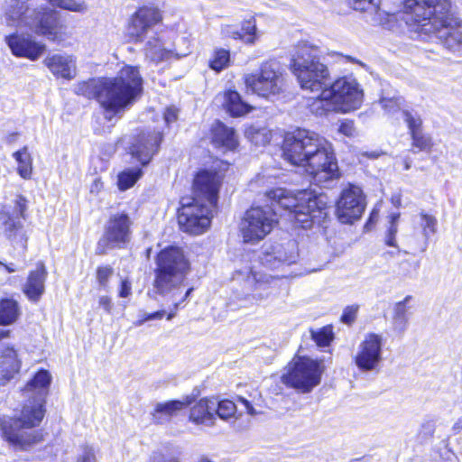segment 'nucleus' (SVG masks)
I'll return each mask as SVG.
<instances>
[{
	"label": "nucleus",
	"instance_id": "f257e3e1",
	"mask_svg": "<svg viewBox=\"0 0 462 462\" xmlns=\"http://www.w3.org/2000/svg\"><path fill=\"white\" fill-rule=\"evenodd\" d=\"M271 207H252L240 223V231L245 243H257L273 229L277 207L284 210V217L297 226L307 229L320 224L328 216L326 198L311 189L288 190L276 188L266 193Z\"/></svg>",
	"mask_w": 462,
	"mask_h": 462
},
{
	"label": "nucleus",
	"instance_id": "f03ea898",
	"mask_svg": "<svg viewBox=\"0 0 462 462\" xmlns=\"http://www.w3.org/2000/svg\"><path fill=\"white\" fill-rule=\"evenodd\" d=\"M282 148L284 160L304 168L316 185L328 187L339 178L333 146L319 134L298 128L285 134Z\"/></svg>",
	"mask_w": 462,
	"mask_h": 462
},
{
	"label": "nucleus",
	"instance_id": "7ed1b4c3",
	"mask_svg": "<svg viewBox=\"0 0 462 462\" xmlns=\"http://www.w3.org/2000/svg\"><path fill=\"white\" fill-rule=\"evenodd\" d=\"M143 84L139 68L125 65L116 77L79 82L74 87V92L95 98L104 109L105 117L111 121L115 116H121L140 97Z\"/></svg>",
	"mask_w": 462,
	"mask_h": 462
},
{
	"label": "nucleus",
	"instance_id": "20e7f679",
	"mask_svg": "<svg viewBox=\"0 0 462 462\" xmlns=\"http://www.w3.org/2000/svg\"><path fill=\"white\" fill-rule=\"evenodd\" d=\"M401 18L415 32L436 34L448 49L462 44V21L451 13L449 0H404Z\"/></svg>",
	"mask_w": 462,
	"mask_h": 462
},
{
	"label": "nucleus",
	"instance_id": "39448f33",
	"mask_svg": "<svg viewBox=\"0 0 462 462\" xmlns=\"http://www.w3.org/2000/svg\"><path fill=\"white\" fill-rule=\"evenodd\" d=\"M221 178L217 172L199 171L194 180V197L182 199L178 222L180 228L191 235H200L211 224L217 208Z\"/></svg>",
	"mask_w": 462,
	"mask_h": 462
},
{
	"label": "nucleus",
	"instance_id": "423d86ee",
	"mask_svg": "<svg viewBox=\"0 0 462 462\" xmlns=\"http://www.w3.org/2000/svg\"><path fill=\"white\" fill-rule=\"evenodd\" d=\"M153 289L168 297L174 306L167 319H171L179 306L184 302L193 291L192 287L185 290V281L189 272V263L183 251L176 246H169L162 250L156 256Z\"/></svg>",
	"mask_w": 462,
	"mask_h": 462
},
{
	"label": "nucleus",
	"instance_id": "0eeeda50",
	"mask_svg": "<svg viewBox=\"0 0 462 462\" xmlns=\"http://www.w3.org/2000/svg\"><path fill=\"white\" fill-rule=\"evenodd\" d=\"M232 281L236 287L232 291L228 306L235 310L267 300L274 291L279 276L257 271L251 265H245L235 270Z\"/></svg>",
	"mask_w": 462,
	"mask_h": 462
},
{
	"label": "nucleus",
	"instance_id": "6e6552de",
	"mask_svg": "<svg viewBox=\"0 0 462 462\" xmlns=\"http://www.w3.org/2000/svg\"><path fill=\"white\" fill-rule=\"evenodd\" d=\"M291 66L301 88L315 92L328 86V69L320 62L315 50L306 46L300 48L291 60Z\"/></svg>",
	"mask_w": 462,
	"mask_h": 462
},
{
	"label": "nucleus",
	"instance_id": "1a4fd4ad",
	"mask_svg": "<svg viewBox=\"0 0 462 462\" xmlns=\"http://www.w3.org/2000/svg\"><path fill=\"white\" fill-rule=\"evenodd\" d=\"M323 372L321 361L296 356L284 368L281 380L285 385L308 393L320 383Z\"/></svg>",
	"mask_w": 462,
	"mask_h": 462
},
{
	"label": "nucleus",
	"instance_id": "9d476101",
	"mask_svg": "<svg viewBox=\"0 0 462 462\" xmlns=\"http://www.w3.org/2000/svg\"><path fill=\"white\" fill-rule=\"evenodd\" d=\"M244 81L247 89L266 98L279 95L284 84L282 68L275 60L263 62L257 73L245 74Z\"/></svg>",
	"mask_w": 462,
	"mask_h": 462
},
{
	"label": "nucleus",
	"instance_id": "9b49d317",
	"mask_svg": "<svg viewBox=\"0 0 462 462\" xmlns=\"http://www.w3.org/2000/svg\"><path fill=\"white\" fill-rule=\"evenodd\" d=\"M331 97L336 112L349 113L358 109L364 100V92L357 80L352 77H342L328 84L325 97Z\"/></svg>",
	"mask_w": 462,
	"mask_h": 462
},
{
	"label": "nucleus",
	"instance_id": "f8f14e48",
	"mask_svg": "<svg viewBox=\"0 0 462 462\" xmlns=\"http://www.w3.org/2000/svg\"><path fill=\"white\" fill-rule=\"evenodd\" d=\"M384 342L385 339L381 334L370 332L365 335L353 356V361L360 372L379 371L383 362Z\"/></svg>",
	"mask_w": 462,
	"mask_h": 462
},
{
	"label": "nucleus",
	"instance_id": "ddd939ff",
	"mask_svg": "<svg viewBox=\"0 0 462 462\" xmlns=\"http://www.w3.org/2000/svg\"><path fill=\"white\" fill-rule=\"evenodd\" d=\"M132 221L126 213L113 214L107 220L102 238L97 244V253L106 254L107 249L122 248L131 238Z\"/></svg>",
	"mask_w": 462,
	"mask_h": 462
},
{
	"label": "nucleus",
	"instance_id": "4468645a",
	"mask_svg": "<svg viewBox=\"0 0 462 462\" xmlns=\"http://www.w3.org/2000/svg\"><path fill=\"white\" fill-rule=\"evenodd\" d=\"M366 207L362 189L348 184L342 189L336 204V215L342 224H353L360 219Z\"/></svg>",
	"mask_w": 462,
	"mask_h": 462
},
{
	"label": "nucleus",
	"instance_id": "2eb2a0df",
	"mask_svg": "<svg viewBox=\"0 0 462 462\" xmlns=\"http://www.w3.org/2000/svg\"><path fill=\"white\" fill-rule=\"evenodd\" d=\"M51 381L52 376L46 369L38 370L31 378V428L38 426L45 416Z\"/></svg>",
	"mask_w": 462,
	"mask_h": 462
},
{
	"label": "nucleus",
	"instance_id": "dca6fc26",
	"mask_svg": "<svg viewBox=\"0 0 462 462\" xmlns=\"http://www.w3.org/2000/svg\"><path fill=\"white\" fill-rule=\"evenodd\" d=\"M299 258L296 241L275 244L266 247L260 257L261 263L271 270H278L295 263Z\"/></svg>",
	"mask_w": 462,
	"mask_h": 462
},
{
	"label": "nucleus",
	"instance_id": "f3484780",
	"mask_svg": "<svg viewBox=\"0 0 462 462\" xmlns=\"http://www.w3.org/2000/svg\"><path fill=\"white\" fill-rule=\"evenodd\" d=\"M162 21L161 11L154 6L144 5L132 15L128 32L134 42H143L152 28Z\"/></svg>",
	"mask_w": 462,
	"mask_h": 462
},
{
	"label": "nucleus",
	"instance_id": "a211bd4d",
	"mask_svg": "<svg viewBox=\"0 0 462 462\" xmlns=\"http://www.w3.org/2000/svg\"><path fill=\"white\" fill-rule=\"evenodd\" d=\"M29 415L23 411L22 418L0 420L2 436L16 449H26L28 445Z\"/></svg>",
	"mask_w": 462,
	"mask_h": 462
},
{
	"label": "nucleus",
	"instance_id": "6ab92c4d",
	"mask_svg": "<svg viewBox=\"0 0 462 462\" xmlns=\"http://www.w3.org/2000/svg\"><path fill=\"white\" fill-rule=\"evenodd\" d=\"M35 32L46 36L51 40H56L59 33V14L50 7L35 9L31 17V29Z\"/></svg>",
	"mask_w": 462,
	"mask_h": 462
},
{
	"label": "nucleus",
	"instance_id": "aec40b11",
	"mask_svg": "<svg viewBox=\"0 0 462 462\" xmlns=\"http://www.w3.org/2000/svg\"><path fill=\"white\" fill-rule=\"evenodd\" d=\"M162 140L160 133L143 134L131 146L130 153L142 166L147 165L157 151Z\"/></svg>",
	"mask_w": 462,
	"mask_h": 462
},
{
	"label": "nucleus",
	"instance_id": "412c9836",
	"mask_svg": "<svg viewBox=\"0 0 462 462\" xmlns=\"http://www.w3.org/2000/svg\"><path fill=\"white\" fill-rule=\"evenodd\" d=\"M9 330L0 328V340L7 337ZM20 369V360L14 348L5 346L0 343V380L3 383L11 380Z\"/></svg>",
	"mask_w": 462,
	"mask_h": 462
},
{
	"label": "nucleus",
	"instance_id": "4be33fe9",
	"mask_svg": "<svg viewBox=\"0 0 462 462\" xmlns=\"http://www.w3.org/2000/svg\"><path fill=\"white\" fill-rule=\"evenodd\" d=\"M45 66L57 78L70 80L76 77V58L70 54H53L44 60Z\"/></svg>",
	"mask_w": 462,
	"mask_h": 462
},
{
	"label": "nucleus",
	"instance_id": "5701e85b",
	"mask_svg": "<svg viewBox=\"0 0 462 462\" xmlns=\"http://www.w3.org/2000/svg\"><path fill=\"white\" fill-rule=\"evenodd\" d=\"M189 52L190 51L189 46L185 51H179L178 49L168 50L157 37L150 39L144 47V55L146 60L155 64L168 60L172 56H175L176 58L185 57Z\"/></svg>",
	"mask_w": 462,
	"mask_h": 462
},
{
	"label": "nucleus",
	"instance_id": "b1692460",
	"mask_svg": "<svg viewBox=\"0 0 462 462\" xmlns=\"http://www.w3.org/2000/svg\"><path fill=\"white\" fill-rule=\"evenodd\" d=\"M217 399L204 398L195 403L189 411V420L195 424L212 426L215 421Z\"/></svg>",
	"mask_w": 462,
	"mask_h": 462
},
{
	"label": "nucleus",
	"instance_id": "393cba45",
	"mask_svg": "<svg viewBox=\"0 0 462 462\" xmlns=\"http://www.w3.org/2000/svg\"><path fill=\"white\" fill-rule=\"evenodd\" d=\"M415 224L422 236V241L419 243L417 250L424 253L429 246L431 236L438 232V219L434 215L420 211L415 217Z\"/></svg>",
	"mask_w": 462,
	"mask_h": 462
},
{
	"label": "nucleus",
	"instance_id": "a878e982",
	"mask_svg": "<svg viewBox=\"0 0 462 462\" xmlns=\"http://www.w3.org/2000/svg\"><path fill=\"white\" fill-rule=\"evenodd\" d=\"M411 295H407L402 300L396 302L393 308L392 328L397 334H403L409 326L410 310L409 305L412 300Z\"/></svg>",
	"mask_w": 462,
	"mask_h": 462
},
{
	"label": "nucleus",
	"instance_id": "bb28decb",
	"mask_svg": "<svg viewBox=\"0 0 462 462\" xmlns=\"http://www.w3.org/2000/svg\"><path fill=\"white\" fill-rule=\"evenodd\" d=\"M212 142L215 146L229 151L235 150L238 145L235 130L218 121L212 126Z\"/></svg>",
	"mask_w": 462,
	"mask_h": 462
},
{
	"label": "nucleus",
	"instance_id": "cd10ccee",
	"mask_svg": "<svg viewBox=\"0 0 462 462\" xmlns=\"http://www.w3.org/2000/svg\"><path fill=\"white\" fill-rule=\"evenodd\" d=\"M223 33L226 37L241 39L245 42L250 44L254 43L260 36L257 31L255 19L254 17L243 22L241 31H237L233 26L227 25L223 29Z\"/></svg>",
	"mask_w": 462,
	"mask_h": 462
},
{
	"label": "nucleus",
	"instance_id": "c85d7f7f",
	"mask_svg": "<svg viewBox=\"0 0 462 462\" xmlns=\"http://www.w3.org/2000/svg\"><path fill=\"white\" fill-rule=\"evenodd\" d=\"M191 403V398L187 396L183 400H173L166 402H159L155 405L152 413L153 420L162 423L171 416L175 415L179 411L183 410Z\"/></svg>",
	"mask_w": 462,
	"mask_h": 462
},
{
	"label": "nucleus",
	"instance_id": "c756f323",
	"mask_svg": "<svg viewBox=\"0 0 462 462\" xmlns=\"http://www.w3.org/2000/svg\"><path fill=\"white\" fill-rule=\"evenodd\" d=\"M224 107L232 116H242L249 113L253 107L244 102L238 92L228 90L224 95Z\"/></svg>",
	"mask_w": 462,
	"mask_h": 462
},
{
	"label": "nucleus",
	"instance_id": "7c9ffc66",
	"mask_svg": "<svg viewBox=\"0 0 462 462\" xmlns=\"http://www.w3.org/2000/svg\"><path fill=\"white\" fill-rule=\"evenodd\" d=\"M46 277L47 272L43 263H37L35 268L31 271V300H37L44 292Z\"/></svg>",
	"mask_w": 462,
	"mask_h": 462
},
{
	"label": "nucleus",
	"instance_id": "2f4dec72",
	"mask_svg": "<svg viewBox=\"0 0 462 462\" xmlns=\"http://www.w3.org/2000/svg\"><path fill=\"white\" fill-rule=\"evenodd\" d=\"M20 315L18 303L13 299H4L0 301V325L6 326L14 323Z\"/></svg>",
	"mask_w": 462,
	"mask_h": 462
},
{
	"label": "nucleus",
	"instance_id": "473e14b6",
	"mask_svg": "<svg viewBox=\"0 0 462 462\" xmlns=\"http://www.w3.org/2000/svg\"><path fill=\"white\" fill-rule=\"evenodd\" d=\"M325 88H327V87L320 89L319 91L321 92L319 96L313 99V101L310 104V110L316 116H321L328 114V112H336V106H334V102L331 97H325Z\"/></svg>",
	"mask_w": 462,
	"mask_h": 462
},
{
	"label": "nucleus",
	"instance_id": "72a5a7b5",
	"mask_svg": "<svg viewBox=\"0 0 462 462\" xmlns=\"http://www.w3.org/2000/svg\"><path fill=\"white\" fill-rule=\"evenodd\" d=\"M6 42L14 55L22 58H29V40L24 35H10L6 38Z\"/></svg>",
	"mask_w": 462,
	"mask_h": 462
},
{
	"label": "nucleus",
	"instance_id": "f704fd0d",
	"mask_svg": "<svg viewBox=\"0 0 462 462\" xmlns=\"http://www.w3.org/2000/svg\"><path fill=\"white\" fill-rule=\"evenodd\" d=\"M143 171L140 168H130L118 174L117 186L122 191L133 187L141 178Z\"/></svg>",
	"mask_w": 462,
	"mask_h": 462
},
{
	"label": "nucleus",
	"instance_id": "c9c22d12",
	"mask_svg": "<svg viewBox=\"0 0 462 462\" xmlns=\"http://www.w3.org/2000/svg\"><path fill=\"white\" fill-rule=\"evenodd\" d=\"M29 0H13L11 10L7 13L8 19L18 25L26 24V13Z\"/></svg>",
	"mask_w": 462,
	"mask_h": 462
},
{
	"label": "nucleus",
	"instance_id": "e433bc0d",
	"mask_svg": "<svg viewBox=\"0 0 462 462\" xmlns=\"http://www.w3.org/2000/svg\"><path fill=\"white\" fill-rule=\"evenodd\" d=\"M411 138L413 152H430L431 151L433 147L432 138L430 134H425L423 130L411 134Z\"/></svg>",
	"mask_w": 462,
	"mask_h": 462
},
{
	"label": "nucleus",
	"instance_id": "4c0bfd02",
	"mask_svg": "<svg viewBox=\"0 0 462 462\" xmlns=\"http://www.w3.org/2000/svg\"><path fill=\"white\" fill-rule=\"evenodd\" d=\"M230 52L226 49H216L209 60V67L211 69L220 72L229 66Z\"/></svg>",
	"mask_w": 462,
	"mask_h": 462
},
{
	"label": "nucleus",
	"instance_id": "58836bf2",
	"mask_svg": "<svg viewBox=\"0 0 462 462\" xmlns=\"http://www.w3.org/2000/svg\"><path fill=\"white\" fill-rule=\"evenodd\" d=\"M245 137L255 145H265L270 143L272 134L266 128L249 127L245 130Z\"/></svg>",
	"mask_w": 462,
	"mask_h": 462
},
{
	"label": "nucleus",
	"instance_id": "ea45409f",
	"mask_svg": "<svg viewBox=\"0 0 462 462\" xmlns=\"http://www.w3.org/2000/svg\"><path fill=\"white\" fill-rule=\"evenodd\" d=\"M53 7H58L74 13H85L88 5L85 0H48Z\"/></svg>",
	"mask_w": 462,
	"mask_h": 462
},
{
	"label": "nucleus",
	"instance_id": "a19ab883",
	"mask_svg": "<svg viewBox=\"0 0 462 462\" xmlns=\"http://www.w3.org/2000/svg\"><path fill=\"white\" fill-rule=\"evenodd\" d=\"M403 98L401 97H382L379 101L381 107L383 109L385 114L390 116H395L398 112L404 109L403 108Z\"/></svg>",
	"mask_w": 462,
	"mask_h": 462
},
{
	"label": "nucleus",
	"instance_id": "79ce46f5",
	"mask_svg": "<svg viewBox=\"0 0 462 462\" xmlns=\"http://www.w3.org/2000/svg\"><path fill=\"white\" fill-rule=\"evenodd\" d=\"M402 117L408 127L410 135L415 132L422 131V119L418 112L413 110L403 109Z\"/></svg>",
	"mask_w": 462,
	"mask_h": 462
},
{
	"label": "nucleus",
	"instance_id": "37998d69",
	"mask_svg": "<svg viewBox=\"0 0 462 462\" xmlns=\"http://www.w3.org/2000/svg\"><path fill=\"white\" fill-rule=\"evenodd\" d=\"M310 335L311 338L319 346H328L334 337L331 326H325L317 330H310Z\"/></svg>",
	"mask_w": 462,
	"mask_h": 462
},
{
	"label": "nucleus",
	"instance_id": "c03bdc74",
	"mask_svg": "<svg viewBox=\"0 0 462 462\" xmlns=\"http://www.w3.org/2000/svg\"><path fill=\"white\" fill-rule=\"evenodd\" d=\"M236 406L232 401L217 400L215 416L217 415L222 420H228L236 414Z\"/></svg>",
	"mask_w": 462,
	"mask_h": 462
},
{
	"label": "nucleus",
	"instance_id": "a18cd8bd",
	"mask_svg": "<svg viewBox=\"0 0 462 462\" xmlns=\"http://www.w3.org/2000/svg\"><path fill=\"white\" fill-rule=\"evenodd\" d=\"M14 158L15 159L18 167V172L20 176L23 179L29 178V170H28V163H29V152L26 147L23 148L20 151L15 152L13 154Z\"/></svg>",
	"mask_w": 462,
	"mask_h": 462
},
{
	"label": "nucleus",
	"instance_id": "49530a36",
	"mask_svg": "<svg viewBox=\"0 0 462 462\" xmlns=\"http://www.w3.org/2000/svg\"><path fill=\"white\" fill-rule=\"evenodd\" d=\"M114 273V270L109 265H104L99 266L97 269V280L99 284V286L104 289L107 290L108 288V282L110 278L112 277Z\"/></svg>",
	"mask_w": 462,
	"mask_h": 462
},
{
	"label": "nucleus",
	"instance_id": "de8ad7c7",
	"mask_svg": "<svg viewBox=\"0 0 462 462\" xmlns=\"http://www.w3.org/2000/svg\"><path fill=\"white\" fill-rule=\"evenodd\" d=\"M165 314L164 310H158L152 313L140 312L138 317L139 319L134 321V326L140 327L144 324L146 321L153 320V319H162Z\"/></svg>",
	"mask_w": 462,
	"mask_h": 462
},
{
	"label": "nucleus",
	"instance_id": "09e8293b",
	"mask_svg": "<svg viewBox=\"0 0 462 462\" xmlns=\"http://www.w3.org/2000/svg\"><path fill=\"white\" fill-rule=\"evenodd\" d=\"M76 462H97L94 449L88 446L83 447Z\"/></svg>",
	"mask_w": 462,
	"mask_h": 462
},
{
	"label": "nucleus",
	"instance_id": "8fccbe9b",
	"mask_svg": "<svg viewBox=\"0 0 462 462\" xmlns=\"http://www.w3.org/2000/svg\"><path fill=\"white\" fill-rule=\"evenodd\" d=\"M357 310H358L357 306L352 305V306L346 307L344 310L342 317H341L342 322H344L346 324H351L356 317Z\"/></svg>",
	"mask_w": 462,
	"mask_h": 462
},
{
	"label": "nucleus",
	"instance_id": "3c124183",
	"mask_svg": "<svg viewBox=\"0 0 462 462\" xmlns=\"http://www.w3.org/2000/svg\"><path fill=\"white\" fill-rule=\"evenodd\" d=\"M338 132L347 137L354 136L356 134V128L354 126L353 121H342L338 127Z\"/></svg>",
	"mask_w": 462,
	"mask_h": 462
},
{
	"label": "nucleus",
	"instance_id": "603ef678",
	"mask_svg": "<svg viewBox=\"0 0 462 462\" xmlns=\"http://www.w3.org/2000/svg\"><path fill=\"white\" fill-rule=\"evenodd\" d=\"M45 46L31 40V60H36L44 51Z\"/></svg>",
	"mask_w": 462,
	"mask_h": 462
},
{
	"label": "nucleus",
	"instance_id": "864d4df0",
	"mask_svg": "<svg viewBox=\"0 0 462 462\" xmlns=\"http://www.w3.org/2000/svg\"><path fill=\"white\" fill-rule=\"evenodd\" d=\"M374 0H349L351 6L355 10L364 11L373 5Z\"/></svg>",
	"mask_w": 462,
	"mask_h": 462
},
{
	"label": "nucleus",
	"instance_id": "5fc2aeb1",
	"mask_svg": "<svg viewBox=\"0 0 462 462\" xmlns=\"http://www.w3.org/2000/svg\"><path fill=\"white\" fill-rule=\"evenodd\" d=\"M178 118V110L173 107H168L164 112V120L167 125L175 122Z\"/></svg>",
	"mask_w": 462,
	"mask_h": 462
},
{
	"label": "nucleus",
	"instance_id": "6e6d98bb",
	"mask_svg": "<svg viewBox=\"0 0 462 462\" xmlns=\"http://www.w3.org/2000/svg\"><path fill=\"white\" fill-rule=\"evenodd\" d=\"M132 293V285L131 282L127 279H124L121 282V286L119 290V297L126 298L130 296Z\"/></svg>",
	"mask_w": 462,
	"mask_h": 462
},
{
	"label": "nucleus",
	"instance_id": "4d7b16f0",
	"mask_svg": "<svg viewBox=\"0 0 462 462\" xmlns=\"http://www.w3.org/2000/svg\"><path fill=\"white\" fill-rule=\"evenodd\" d=\"M98 305L102 308L106 313H110L113 303L111 298L108 296H100L98 299Z\"/></svg>",
	"mask_w": 462,
	"mask_h": 462
},
{
	"label": "nucleus",
	"instance_id": "13d9d810",
	"mask_svg": "<svg viewBox=\"0 0 462 462\" xmlns=\"http://www.w3.org/2000/svg\"><path fill=\"white\" fill-rule=\"evenodd\" d=\"M43 439V432L42 430H34L33 432L31 431V445L32 443H38Z\"/></svg>",
	"mask_w": 462,
	"mask_h": 462
},
{
	"label": "nucleus",
	"instance_id": "bf43d9fd",
	"mask_svg": "<svg viewBox=\"0 0 462 462\" xmlns=\"http://www.w3.org/2000/svg\"><path fill=\"white\" fill-rule=\"evenodd\" d=\"M239 402L245 406V408L246 409L247 412L251 415H254L256 414L257 412L255 411V410L254 409L253 405L250 403L249 401H247L246 399L243 398V397H240L239 398Z\"/></svg>",
	"mask_w": 462,
	"mask_h": 462
},
{
	"label": "nucleus",
	"instance_id": "052dcab7",
	"mask_svg": "<svg viewBox=\"0 0 462 462\" xmlns=\"http://www.w3.org/2000/svg\"><path fill=\"white\" fill-rule=\"evenodd\" d=\"M391 202L395 208L402 207V194L400 191L392 195Z\"/></svg>",
	"mask_w": 462,
	"mask_h": 462
},
{
	"label": "nucleus",
	"instance_id": "680f3d73",
	"mask_svg": "<svg viewBox=\"0 0 462 462\" xmlns=\"http://www.w3.org/2000/svg\"><path fill=\"white\" fill-rule=\"evenodd\" d=\"M399 217V215H395V216H393L392 217V222H391V226L388 229V235H392V236H395L397 231H398V228H397V224L395 223V220Z\"/></svg>",
	"mask_w": 462,
	"mask_h": 462
},
{
	"label": "nucleus",
	"instance_id": "e2e57ef3",
	"mask_svg": "<svg viewBox=\"0 0 462 462\" xmlns=\"http://www.w3.org/2000/svg\"><path fill=\"white\" fill-rule=\"evenodd\" d=\"M452 430L455 432V433H459L462 431V416L457 418L453 426H452Z\"/></svg>",
	"mask_w": 462,
	"mask_h": 462
},
{
	"label": "nucleus",
	"instance_id": "0e129e2a",
	"mask_svg": "<svg viewBox=\"0 0 462 462\" xmlns=\"http://www.w3.org/2000/svg\"><path fill=\"white\" fill-rule=\"evenodd\" d=\"M150 462H166V456L161 453H154L151 458Z\"/></svg>",
	"mask_w": 462,
	"mask_h": 462
},
{
	"label": "nucleus",
	"instance_id": "69168bd1",
	"mask_svg": "<svg viewBox=\"0 0 462 462\" xmlns=\"http://www.w3.org/2000/svg\"><path fill=\"white\" fill-rule=\"evenodd\" d=\"M378 216H379V213L377 210L374 209L371 214H370V217H369V219L365 225V226H368L369 225H372L374 224L377 218H378Z\"/></svg>",
	"mask_w": 462,
	"mask_h": 462
},
{
	"label": "nucleus",
	"instance_id": "338daca9",
	"mask_svg": "<svg viewBox=\"0 0 462 462\" xmlns=\"http://www.w3.org/2000/svg\"><path fill=\"white\" fill-rule=\"evenodd\" d=\"M102 188V182L100 181L99 179H96L91 186V192H94V191H97L98 192V190Z\"/></svg>",
	"mask_w": 462,
	"mask_h": 462
},
{
	"label": "nucleus",
	"instance_id": "774afa93",
	"mask_svg": "<svg viewBox=\"0 0 462 462\" xmlns=\"http://www.w3.org/2000/svg\"><path fill=\"white\" fill-rule=\"evenodd\" d=\"M385 242H386V245L389 246H396L395 236L387 234Z\"/></svg>",
	"mask_w": 462,
	"mask_h": 462
}]
</instances>
